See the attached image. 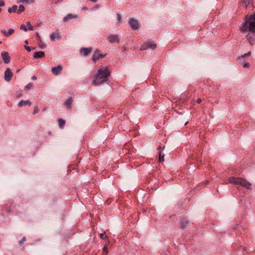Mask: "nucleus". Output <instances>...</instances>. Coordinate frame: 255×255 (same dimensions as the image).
<instances>
[{
	"instance_id": "nucleus-21",
	"label": "nucleus",
	"mask_w": 255,
	"mask_h": 255,
	"mask_svg": "<svg viewBox=\"0 0 255 255\" xmlns=\"http://www.w3.org/2000/svg\"><path fill=\"white\" fill-rule=\"evenodd\" d=\"M164 154L162 153L161 151L158 152V160L160 162L164 161Z\"/></svg>"
},
{
	"instance_id": "nucleus-10",
	"label": "nucleus",
	"mask_w": 255,
	"mask_h": 255,
	"mask_svg": "<svg viewBox=\"0 0 255 255\" xmlns=\"http://www.w3.org/2000/svg\"><path fill=\"white\" fill-rule=\"evenodd\" d=\"M62 70V67L61 65H58L57 66L54 67L52 68V72L55 75H59Z\"/></svg>"
},
{
	"instance_id": "nucleus-53",
	"label": "nucleus",
	"mask_w": 255,
	"mask_h": 255,
	"mask_svg": "<svg viewBox=\"0 0 255 255\" xmlns=\"http://www.w3.org/2000/svg\"><path fill=\"white\" fill-rule=\"evenodd\" d=\"M164 180H169V179H167V178H164Z\"/></svg>"
},
{
	"instance_id": "nucleus-6",
	"label": "nucleus",
	"mask_w": 255,
	"mask_h": 255,
	"mask_svg": "<svg viewBox=\"0 0 255 255\" xmlns=\"http://www.w3.org/2000/svg\"><path fill=\"white\" fill-rule=\"evenodd\" d=\"M92 50V47L82 48L80 50V55L84 57L88 56L91 54Z\"/></svg>"
},
{
	"instance_id": "nucleus-17",
	"label": "nucleus",
	"mask_w": 255,
	"mask_h": 255,
	"mask_svg": "<svg viewBox=\"0 0 255 255\" xmlns=\"http://www.w3.org/2000/svg\"><path fill=\"white\" fill-rule=\"evenodd\" d=\"M57 38L58 39H60L61 36L58 33H52L50 35V39L52 41H54Z\"/></svg>"
},
{
	"instance_id": "nucleus-44",
	"label": "nucleus",
	"mask_w": 255,
	"mask_h": 255,
	"mask_svg": "<svg viewBox=\"0 0 255 255\" xmlns=\"http://www.w3.org/2000/svg\"><path fill=\"white\" fill-rule=\"evenodd\" d=\"M21 96H22V94L20 93L17 95V97H20Z\"/></svg>"
},
{
	"instance_id": "nucleus-37",
	"label": "nucleus",
	"mask_w": 255,
	"mask_h": 255,
	"mask_svg": "<svg viewBox=\"0 0 255 255\" xmlns=\"http://www.w3.org/2000/svg\"><path fill=\"white\" fill-rule=\"evenodd\" d=\"M5 5V2L3 0H0V7L4 6Z\"/></svg>"
},
{
	"instance_id": "nucleus-11",
	"label": "nucleus",
	"mask_w": 255,
	"mask_h": 255,
	"mask_svg": "<svg viewBox=\"0 0 255 255\" xmlns=\"http://www.w3.org/2000/svg\"><path fill=\"white\" fill-rule=\"evenodd\" d=\"M253 0H242L240 2V4H244L246 8H247L249 5H251L252 7H254V5L253 4Z\"/></svg>"
},
{
	"instance_id": "nucleus-18",
	"label": "nucleus",
	"mask_w": 255,
	"mask_h": 255,
	"mask_svg": "<svg viewBox=\"0 0 255 255\" xmlns=\"http://www.w3.org/2000/svg\"><path fill=\"white\" fill-rule=\"evenodd\" d=\"M251 54V52L250 51L248 52V53H246L244 54V55H242L241 56L239 57L238 58V60L240 63V64H242V61L244 60V58L250 56Z\"/></svg>"
},
{
	"instance_id": "nucleus-49",
	"label": "nucleus",
	"mask_w": 255,
	"mask_h": 255,
	"mask_svg": "<svg viewBox=\"0 0 255 255\" xmlns=\"http://www.w3.org/2000/svg\"><path fill=\"white\" fill-rule=\"evenodd\" d=\"M83 9H87V8L86 7L83 8Z\"/></svg>"
},
{
	"instance_id": "nucleus-7",
	"label": "nucleus",
	"mask_w": 255,
	"mask_h": 255,
	"mask_svg": "<svg viewBox=\"0 0 255 255\" xmlns=\"http://www.w3.org/2000/svg\"><path fill=\"white\" fill-rule=\"evenodd\" d=\"M105 56V54H100V51L99 50H97L95 51L93 55L92 59L94 62H96L98 60L104 58Z\"/></svg>"
},
{
	"instance_id": "nucleus-41",
	"label": "nucleus",
	"mask_w": 255,
	"mask_h": 255,
	"mask_svg": "<svg viewBox=\"0 0 255 255\" xmlns=\"http://www.w3.org/2000/svg\"><path fill=\"white\" fill-rule=\"evenodd\" d=\"M72 169H75V167L74 166H70L69 167V169L68 170V171H69V170H71Z\"/></svg>"
},
{
	"instance_id": "nucleus-22",
	"label": "nucleus",
	"mask_w": 255,
	"mask_h": 255,
	"mask_svg": "<svg viewBox=\"0 0 255 255\" xmlns=\"http://www.w3.org/2000/svg\"><path fill=\"white\" fill-rule=\"evenodd\" d=\"M17 8V6L16 5H13L11 7H10L8 9V11L9 13L15 12L16 11Z\"/></svg>"
},
{
	"instance_id": "nucleus-27",
	"label": "nucleus",
	"mask_w": 255,
	"mask_h": 255,
	"mask_svg": "<svg viewBox=\"0 0 255 255\" xmlns=\"http://www.w3.org/2000/svg\"><path fill=\"white\" fill-rule=\"evenodd\" d=\"M100 237L101 239L103 240H106L108 239V237L106 235H105V233H102L100 234Z\"/></svg>"
},
{
	"instance_id": "nucleus-43",
	"label": "nucleus",
	"mask_w": 255,
	"mask_h": 255,
	"mask_svg": "<svg viewBox=\"0 0 255 255\" xmlns=\"http://www.w3.org/2000/svg\"><path fill=\"white\" fill-rule=\"evenodd\" d=\"M31 79H32V80H36V79H37V77L35 76H33L31 77Z\"/></svg>"
},
{
	"instance_id": "nucleus-24",
	"label": "nucleus",
	"mask_w": 255,
	"mask_h": 255,
	"mask_svg": "<svg viewBox=\"0 0 255 255\" xmlns=\"http://www.w3.org/2000/svg\"><path fill=\"white\" fill-rule=\"evenodd\" d=\"M25 10V8H24V6L22 5V4H20L19 5V9L17 11V13L18 14H19L20 13H21V12H23Z\"/></svg>"
},
{
	"instance_id": "nucleus-32",
	"label": "nucleus",
	"mask_w": 255,
	"mask_h": 255,
	"mask_svg": "<svg viewBox=\"0 0 255 255\" xmlns=\"http://www.w3.org/2000/svg\"><path fill=\"white\" fill-rule=\"evenodd\" d=\"M103 252L106 253V254H107L108 253V250L107 248V245H106L104 246L103 249Z\"/></svg>"
},
{
	"instance_id": "nucleus-42",
	"label": "nucleus",
	"mask_w": 255,
	"mask_h": 255,
	"mask_svg": "<svg viewBox=\"0 0 255 255\" xmlns=\"http://www.w3.org/2000/svg\"><path fill=\"white\" fill-rule=\"evenodd\" d=\"M117 15H118V19H119V21H121V16H120V14H117Z\"/></svg>"
},
{
	"instance_id": "nucleus-40",
	"label": "nucleus",
	"mask_w": 255,
	"mask_h": 255,
	"mask_svg": "<svg viewBox=\"0 0 255 255\" xmlns=\"http://www.w3.org/2000/svg\"><path fill=\"white\" fill-rule=\"evenodd\" d=\"M164 148V147H163V148H162L161 146H159L157 148V150L159 151H161V149H163V148Z\"/></svg>"
},
{
	"instance_id": "nucleus-14",
	"label": "nucleus",
	"mask_w": 255,
	"mask_h": 255,
	"mask_svg": "<svg viewBox=\"0 0 255 255\" xmlns=\"http://www.w3.org/2000/svg\"><path fill=\"white\" fill-rule=\"evenodd\" d=\"M45 56V53L43 51H40L36 52L33 54V57L35 59L40 58Z\"/></svg>"
},
{
	"instance_id": "nucleus-50",
	"label": "nucleus",
	"mask_w": 255,
	"mask_h": 255,
	"mask_svg": "<svg viewBox=\"0 0 255 255\" xmlns=\"http://www.w3.org/2000/svg\"><path fill=\"white\" fill-rule=\"evenodd\" d=\"M45 110H46V108H43V111H45Z\"/></svg>"
},
{
	"instance_id": "nucleus-26",
	"label": "nucleus",
	"mask_w": 255,
	"mask_h": 255,
	"mask_svg": "<svg viewBox=\"0 0 255 255\" xmlns=\"http://www.w3.org/2000/svg\"><path fill=\"white\" fill-rule=\"evenodd\" d=\"M38 46L41 49H44L46 47V45L42 41H41V42H38Z\"/></svg>"
},
{
	"instance_id": "nucleus-46",
	"label": "nucleus",
	"mask_w": 255,
	"mask_h": 255,
	"mask_svg": "<svg viewBox=\"0 0 255 255\" xmlns=\"http://www.w3.org/2000/svg\"><path fill=\"white\" fill-rule=\"evenodd\" d=\"M232 174H238V173L237 172H236V171H235V172H234V173H233Z\"/></svg>"
},
{
	"instance_id": "nucleus-34",
	"label": "nucleus",
	"mask_w": 255,
	"mask_h": 255,
	"mask_svg": "<svg viewBox=\"0 0 255 255\" xmlns=\"http://www.w3.org/2000/svg\"><path fill=\"white\" fill-rule=\"evenodd\" d=\"M1 32L6 37H7V32L5 29L1 30Z\"/></svg>"
},
{
	"instance_id": "nucleus-15",
	"label": "nucleus",
	"mask_w": 255,
	"mask_h": 255,
	"mask_svg": "<svg viewBox=\"0 0 255 255\" xmlns=\"http://www.w3.org/2000/svg\"><path fill=\"white\" fill-rule=\"evenodd\" d=\"M31 104V102L29 100H26V101L21 100L19 102V103L18 104V106L19 107H22L23 106H25L26 105H28L30 106Z\"/></svg>"
},
{
	"instance_id": "nucleus-33",
	"label": "nucleus",
	"mask_w": 255,
	"mask_h": 255,
	"mask_svg": "<svg viewBox=\"0 0 255 255\" xmlns=\"http://www.w3.org/2000/svg\"><path fill=\"white\" fill-rule=\"evenodd\" d=\"M36 38L38 42H41V39L38 32L36 33Z\"/></svg>"
},
{
	"instance_id": "nucleus-54",
	"label": "nucleus",
	"mask_w": 255,
	"mask_h": 255,
	"mask_svg": "<svg viewBox=\"0 0 255 255\" xmlns=\"http://www.w3.org/2000/svg\"><path fill=\"white\" fill-rule=\"evenodd\" d=\"M1 42H1V41H0V44L1 43Z\"/></svg>"
},
{
	"instance_id": "nucleus-12",
	"label": "nucleus",
	"mask_w": 255,
	"mask_h": 255,
	"mask_svg": "<svg viewBox=\"0 0 255 255\" xmlns=\"http://www.w3.org/2000/svg\"><path fill=\"white\" fill-rule=\"evenodd\" d=\"M108 39L109 41L111 43L115 42H119V39L117 35H111L108 37Z\"/></svg>"
},
{
	"instance_id": "nucleus-25",
	"label": "nucleus",
	"mask_w": 255,
	"mask_h": 255,
	"mask_svg": "<svg viewBox=\"0 0 255 255\" xmlns=\"http://www.w3.org/2000/svg\"><path fill=\"white\" fill-rule=\"evenodd\" d=\"M33 86V83L32 82L29 83L28 84H27L25 87V90H28L30 89V88H32Z\"/></svg>"
},
{
	"instance_id": "nucleus-23",
	"label": "nucleus",
	"mask_w": 255,
	"mask_h": 255,
	"mask_svg": "<svg viewBox=\"0 0 255 255\" xmlns=\"http://www.w3.org/2000/svg\"><path fill=\"white\" fill-rule=\"evenodd\" d=\"M34 0H20L18 2H21L25 4H28L34 2Z\"/></svg>"
},
{
	"instance_id": "nucleus-51",
	"label": "nucleus",
	"mask_w": 255,
	"mask_h": 255,
	"mask_svg": "<svg viewBox=\"0 0 255 255\" xmlns=\"http://www.w3.org/2000/svg\"><path fill=\"white\" fill-rule=\"evenodd\" d=\"M1 11H2V9L1 8H0V12H1Z\"/></svg>"
},
{
	"instance_id": "nucleus-9",
	"label": "nucleus",
	"mask_w": 255,
	"mask_h": 255,
	"mask_svg": "<svg viewBox=\"0 0 255 255\" xmlns=\"http://www.w3.org/2000/svg\"><path fill=\"white\" fill-rule=\"evenodd\" d=\"M1 56L4 63L8 64L10 62V57L7 52L2 51L1 53Z\"/></svg>"
},
{
	"instance_id": "nucleus-4",
	"label": "nucleus",
	"mask_w": 255,
	"mask_h": 255,
	"mask_svg": "<svg viewBox=\"0 0 255 255\" xmlns=\"http://www.w3.org/2000/svg\"><path fill=\"white\" fill-rule=\"evenodd\" d=\"M156 47V44L154 43L152 41H148L143 43L141 47L140 48V50L143 51L148 49H154Z\"/></svg>"
},
{
	"instance_id": "nucleus-48",
	"label": "nucleus",
	"mask_w": 255,
	"mask_h": 255,
	"mask_svg": "<svg viewBox=\"0 0 255 255\" xmlns=\"http://www.w3.org/2000/svg\"><path fill=\"white\" fill-rule=\"evenodd\" d=\"M19 71H20V69H17V70H16V72L17 73H18V72H19Z\"/></svg>"
},
{
	"instance_id": "nucleus-29",
	"label": "nucleus",
	"mask_w": 255,
	"mask_h": 255,
	"mask_svg": "<svg viewBox=\"0 0 255 255\" xmlns=\"http://www.w3.org/2000/svg\"><path fill=\"white\" fill-rule=\"evenodd\" d=\"M14 30L13 29L10 28L7 32V37L9 36L14 32Z\"/></svg>"
},
{
	"instance_id": "nucleus-35",
	"label": "nucleus",
	"mask_w": 255,
	"mask_h": 255,
	"mask_svg": "<svg viewBox=\"0 0 255 255\" xmlns=\"http://www.w3.org/2000/svg\"><path fill=\"white\" fill-rule=\"evenodd\" d=\"M241 64L244 67H248L249 65V63L248 62H244V63L242 62Z\"/></svg>"
},
{
	"instance_id": "nucleus-5",
	"label": "nucleus",
	"mask_w": 255,
	"mask_h": 255,
	"mask_svg": "<svg viewBox=\"0 0 255 255\" xmlns=\"http://www.w3.org/2000/svg\"><path fill=\"white\" fill-rule=\"evenodd\" d=\"M128 22L132 30H137L139 28L140 24L137 20L130 18Z\"/></svg>"
},
{
	"instance_id": "nucleus-19",
	"label": "nucleus",
	"mask_w": 255,
	"mask_h": 255,
	"mask_svg": "<svg viewBox=\"0 0 255 255\" xmlns=\"http://www.w3.org/2000/svg\"><path fill=\"white\" fill-rule=\"evenodd\" d=\"M189 221L186 219H182L181 221V226L182 229H184L186 227Z\"/></svg>"
},
{
	"instance_id": "nucleus-52",
	"label": "nucleus",
	"mask_w": 255,
	"mask_h": 255,
	"mask_svg": "<svg viewBox=\"0 0 255 255\" xmlns=\"http://www.w3.org/2000/svg\"><path fill=\"white\" fill-rule=\"evenodd\" d=\"M188 123V122H186L185 123V125H186V124H187V123Z\"/></svg>"
},
{
	"instance_id": "nucleus-20",
	"label": "nucleus",
	"mask_w": 255,
	"mask_h": 255,
	"mask_svg": "<svg viewBox=\"0 0 255 255\" xmlns=\"http://www.w3.org/2000/svg\"><path fill=\"white\" fill-rule=\"evenodd\" d=\"M59 126L60 128H63L65 125V121L62 119H59L58 120Z\"/></svg>"
},
{
	"instance_id": "nucleus-3",
	"label": "nucleus",
	"mask_w": 255,
	"mask_h": 255,
	"mask_svg": "<svg viewBox=\"0 0 255 255\" xmlns=\"http://www.w3.org/2000/svg\"><path fill=\"white\" fill-rule=\"evenodd\" d=\"M229 182L235 184H240L243 187H246L247 189H252L251 183L247 181L245 179L238 176H231L229 178Z\"/></svg>"
},
{
	"instance_id": "nucleus-31",
	"label": "nucleus",
	"mask_w": 255,
	"mask_h": 255,
	"mask_svg": "<svg viewBox=\"0 0 255 255\" xmlns=\"http://www.w3.org/2000/svg\"><path fill=\"white\" fill-rule=\"evenodd\" d=\"M20 29H22V30H23L25 31H27V28L26 26L24 24L21 25L20 26Z\"/></svg>"
},
{
	"instance_id": "nucleus-28",
	"label": "nucleus",
	"mask_w": 255,
	"mask_h": 255,
	"mask_svg": "<svg viewBox=\"0 0 255 255\" xmlns=\"http://www.w3.org/2000/svg\"><path fill=\"white\" fill-rule=\"evenodd\" d=\"M27 26H28V29L30 30H33V26L31 25L30 22L29 21H28L27 22Z\"/></svg>"
},
{
	"instance_id": "nucleus-13",
	"label": "nucleus",
	"mask_w": 255,
	"mask_h": 255,
	"mask_svg": "<svg viewBox=\"0 0 255 255\" xmlns=\"http://www.w3.org/2000/svg\"><path fill=\"white\" fill-rule=\"evenodd\" d=\"M73 102V98L72 97H69L64 103V105L69 109H71L72 108V104Z\"/></svg>"
},
{
	"instance_id": "nucleus-8",
	"label": "nucleus",
	"mask_w": 255,
	"mask_h": 255,
	"mask_svg": "<svg viewBox=\"0 0 255 255\" xmlns=\"http://www.w3.org/2000/svg\"><path fill=\"white\" fill-rule=\"evenodd\" d=\"M12 76L13 73L11 70L9 68L6 69L4 72V80L7 82H9L11 80Z\"/></svg>"
},
{
	"instance_id": "nucleus-2",
	"label": "nucleus",
	"mask_w": 255,
	"mask_h": 255,
	"mask_svg": "<svg viewBox=\"0 0 255 255\" xmlns=\"http://www.w3.org/2000/svg\"><path fill=\"white\" fill-rule=\"evenodd\" d=\"M111 74L110 71L108 70L107 67H103L98 70L95 79L92 82V84L94 86L99 85L104 82L108 80V77Z\"/></svg>"
},
{
	"instance_id": "nucleus-39",
	"label": "nucleus",
	"mask_w": 255,
	"mask_h": 255,
	"mask_svg": "<svg viewBox=\"0 0 255 255\" xmlns=\"http://www.w3.org/2000/svg\"><path fill=\"white\" fill-rule=\"evenodd\" d=\"M202 102V100L200 98H198L197 100V103H198V104H200L201 103V102Z\"/></svg>"
},
{
	"instance_id": "nucleus-47",
	"label": "nucleus",
	"mask_w": 255,
	"mask_h": 255,
	"mask_svg": "<svg viewBox=\"0 0 255 255\" xmlns=\"http://www.w3.org/2000/svg\"><path fill=\"white\" fill-rule=\"evenodd\" d=\"M25 43L27 44H28V41L27 40H25Z\"/></svg>"
},
{
	"instance_id": "nucleus-38",
	"label": "nucleus",
	"mask_w": 255,
	"mask_h": 255,
	"mask_svg": "<svg viewBox=\"0 0 255 255\" xmlns=\"http://www.w3.org/2000/svg\"><path fill=\"white\" fill-rule=\"evenodd\" d=\"M39 112V110L38 109H36V110H35L33 112V115H35L37 113H38Z\"/></svg>"
},
{
	"instance_id": "nucleus-30",
	"label": "nucleus",
	"mask_w": 255,
	"mask_h": 255,
	"mask_svg": "<svg viewBox=\"0 0 255 255\" xmlns=\"http://www.w3.org/2000/svg\"><path fill=\"white\" fill-rule=\"evenodd\" d=\"M24 47L26 49V50L28 51V52H30L31 49H35V47H29V46H26V45H25L24 46Z\"/></svg>"
},
{
	"instance_id": "nucleus-45",
	"label": "nucleus",
	"mask_w": 255,
	"mask_h": 255,
	"mask_svg": "<svg viewBox=\"0 0 255 255\" xmlns=\"http://www.w3.org/2000/svg\"><path fill=\"white\" fill-rule=\"evenodd\" d=\"M91 1H93V2H97L98 0H90Z\"/></svg>"
},
{
	"instance_id": "nucleus-1",
	"label": "nucleus",
	"mask_w": 255,
	"mask_h": 255,
	"mask_svg": "<svg viewBox=\"0 0 255 255\" xmlns=\"http://www.w3.org/2000/svg\"><path fill=\"white\" fill-rule=\"evenodd\" d=\"M240 30L243 33L248 32L246 35L247 40L251 45L255 44V12L250 16H246Z\"/></svg>"
},
{
	"instance_id": "nucleus-16",
	"label": "nucleus",
	"mask_w": 255,
	"mask_h": 255,
	"mask_svg": "<svg viewBox=\"0 0 255 255\" xmlns=\"http://www.w3.org/2000/svg\"><path fill=\"white\" fill-rule=\"evenodd\" d=\"M77 15H73L72 14H68L66 16L64 17L63 21L66 22L71 19L77 18Z\"/></svg>"
},
{
	"instance_id": "nucleus-36",
	"label": "nucleus",
	"mask_w": 255,
	"mask_h": 255,
	"mask_svg": "<svg viewBox=\"0 0 255 255\" xmlns=\"http://www.w3.org/2000/svg\"><path fill=\"white\" fill-rule=\"evenodd\" d=\"M25 240H26V237H23L22 238V239L19 241V245H21V244H22L23 242L25 241Z\"/></svg>"
}]
</instances>
